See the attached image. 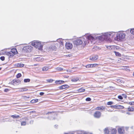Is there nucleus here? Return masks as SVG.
I'll use <instances>...</instances> for the list:
<instances>
[{
  "label": "nucleus",
  "instance_id": "17",
  "mask_svg": "<svg viewBox=\"0 0 134 134\" xmlns=\"http://www.w3.org/2000/svg\"><path fill=\"white\" fill-rule=\"evenodd\" d=\"M18 80H16V79H14L10 82L11 84L14 85H17Z\"/></svg>",
  "mask_w": 134,
  "mask_h": 134
},
{
  "label": "nucleus",
  "instance_id": "3",
  "mask_svg": "<svg viewBox=\"0 0 134 134\" xmlns=\"http://www.w3.org/2000/svg\"><path fill=\"white\" fill-rule=\"evenodd\" d=\"M125 33L122 32H120L117 34L115 39L118 41H122L125 39Z\"/></svg>",
  "mask_w": 134,
  "mask_h": 134
},
{
  "label": "nucleus",
  "instance_id": "52",
  "mask_svg": "<svg viewBox=\"0 0 134 134\" xmlns=\"http://www.w3.org/2000/svg\"><path fill=\"white\" fill-rule=\"evenodd\" d=\"M1 68H0V70H1Z\"/></svg>",
  "mask_w": 134,
  "mask_h": 134
},
{
  "label": "nucleus",
  "instance_id": "47",
  "mask_svg": "<svg viewBox=\"0 0 134 134\" xmlns=\"http://www.w3.org/2000/svg\"><path fill=\"white\" fill-rule=\"evenodd\" d=\"M61 44L62 45H63V42H61Z\"/></svg>",
  "mask_w": 134,
  "mask_h": 134
},
{
  "label": "nucleus",
  "instance_id": "51",
  "mask_svg": "<svg viewBox=\"0 0 134 134\" xmlns=\"http://www.w3.org/2000/svg\"><path fill=\"white\" fill-rule=\"evenodd\" d=\"M133 134H134V130H133Z\"/></svg>",
  "mask_w": 134,
  "mask_h": 134
},
{
  "label": "nucleus",
  "instance_id": "9",
  "mask_svg": "<svg viewBox=\"0 0 134 134\" xmlns=\"http://www.w3.org/2000/svg\"><path fill=\"white\" fill-rule=\"evenodd\" d=\"M118 130L119 133L120 134H124L125 133L124 128V127L119 128Z\"/></svg>",
  "mask_w": 134,
  "mask_h": 134
},
{
  "label": "nucleus",
  "instance_id": "42",
  "mask_svg": "<svg viewBox=\"0 0 134 134\" xmlns=\"http://www.w3.org/2000/svg\"><path fill=\"white\" fill-rule=\"evenodd\" d=\"M122 96L124 97V98H126L127 96L125 94H122Z\"/></svg>",
  "mask_w": 134,
  "mask_h": 134
},
{
  "label": "nucleus",
  "instance_id": "29",
  "mask_svg": "<svg viewBox=\"0 0 134 134\" xmlns=\"http://www.w3.org/2000/svg\"><path fill=\"white\" fill-rule=\"evenodd\" d=\"M54 80L52 79H47L46 80L47 83H51Z\"/></svg>",
  "mask_w": 134,
  "mask_h": 134
},
{
  "label": "nucleus",
  "instance_id": "43",
  "mask_svg": "<svg viewBox=\"0 0 134 134\" xmlns=\"http://www.w3.org/2000/svg\"><path fill=\"white\" fill-rule=\"evenodd\" d=\"M44 94V92H41L40 93V95H43Z\"/></svg>",
  "mask_w": 134,
  "mask_h": 134
},
{
  "label": "nucleus",
  "instance_id": "38",
  "mask_svg": "<svg viewBox=\"0 0 134 134\" xmlns=\"http://www.w3.org/2000/svg\"><path fill=\"white\" fill-rule=\"evenodd\" d=\"M118 99H120V100H122L123 99V98L121 96V95H119L118 96Z\"/></svg>",
  "mask_w": 134,
  "mask_h": 134
},
{
  "label": "nucleus",
  "instance_id": "46",
  "mask_svg": "<svg viewBox=\"0 0 134 134\" xmlns=\"http://www.w3.org/2000/svg\"><path fill=\"white\" fill-rule=\"evenodd\" d=\"M126 114H127L128 115H130V113L129 112H127L126 113Z\"/></svg>",
  "mask_w": 134,
  "mask_h": 134
},
{
  "label": "nucleus",
  "instance_id": "16",
  "mask_svg": "<svg viewBox=\"0 0 134 134\" xmlns=\"http://www.w3.org/2000/svg\"><path fill=\"white\" fill-rule=\"evenodd\" d=\"M7 54L8 55L9 57H13L14 55L11 51L7 52Z\"/></svg>",
  "mask_w": 134,
  "mask_h": 134
},
{
  "label": "nucleus",
  "instance_id": "13",
  "mask_svg": "<svg viewBox=\"0 0 134 134\" xmlns=\"http://www.w3.org/2000/svg\"><path fill=\"white\" fill-rule=\"evenodd\" d=\"M87 38L88 40L91 41V42H93L95 40V38L91 35L88 36Z\"/></svg>",
  "mask_w": 134,
  "mask_h": 134
},
{
  "label": "nucleus",
  "instance_id": "53",
  "mask_svg": "<svg viewBox=\"0 0 134 134\" xmlns=\"http://www.w3.org/2000/svg\"><path fill=\"white\" fill-rule=\"evenodd\" d=\"M90 134H93L92 133H90Z\"/></svg>",
  "mask_w": 134,
  "mask_h": 134
},
{
  "label": "nucleus",
  "instance_id": "45",
  "mask_svg": "<svg viewBox=\"0 0 134 134\" xmlns=\"http://www.w3.org/2000/svg\"><path fill=\"white\" fill-rule=\"evenodd\" d=\"M53 112H48L47 113V114H49V113H53Z\"/></svg>",
  "mask_w": 134,
  "mask_h": 134
},
{
  "label": "nucleus",
  "instance_id": "8",
  "mask_svg": "<svg viewBox=\"0 0 134 134\" xmlns=\"http://www.w3.org/2000/svg\"><path fill=\"white\" fill-rule=\"evenodd\" d=\"M65 46L66 48L68 49H71L72 47V44L69 42H66L65 43Z\"/></svg>",
  "mask_w": 134,
  "mask_h": 134
},
{
  "label": "nucleus",
  "instance_id": "2",
  "mask_svg": "<svg viewBox=\"0 0 134 134\" xmlns=\"http://www.w3.org/2000/svg\"><path fill=\"white\" fill-rule=\"evenodd\" d=\"M87 38L86 37H82L75 40L73 42L74 44L76 46L82 44L85 46L87 43Z\"/></svg>",
  "mask_w": 134,
  "mask_h": 134
},
{
  "label": "nucleus",
  "instance_id": "18",
  "mask_svg": "<svg viewBox=\"0 0 134 134\" xmlns=\"http://www.w3.org/2000/svg\"><path fill=\"white\" fill-rule=\"evenodd\" d=\"M11 51L14 54H16L18 53L17 49L15 48H13L11 49Z\"/></svg>",
  "mask_w": 134,
  "mask_h": 134
},
{
  "label": "nucleus",
  "instance_id": "50",
  "mask_svg": "<svg viewBox=\"0 0 134 134\" xmlns=\"http://www.w3.org/2000/svg\"><path fill=\"white\" fill-rule=\"evenodd\" d=\"M133 126H132L131 127V128H132V129H133Z\"/></svg>",
  "mask_w": 134,
  "mask_h": 134
},
{
  "label": "nucleus",
  "instance_id": "10",
  "mask_svg": "<svg viewBox=\"0 0 134 134\" xmlns=\"http://www.w3.org/2000/svg\"><path fill=\"white\" fill-rule=\"evenodd\" d=\"M98 65V64H88L86 66V67L87 68H94L95 67L97 66Z\"/></svg>",
  "mask_w": 134,
  "mask_h": 134
},
{
  "label": "nucleus",
  "instance_id": "30",
  "mask_svg": "<svg viewBox=\"0 0 134 134\" xmlns=\"http://www.w3.org/2000/svg\"><path fill=\"white\" fill-rule=\"evenodd\" d=\"M114 53H115L116 55L118 56H121V54L118 52H117L115 51L114 52Z\"/></svg>",
  "mask_w": 134,
  "mask_h": 134
},
{
  "label": "nucleus",
  "instance_id": "15",
  "mask_svg": "<svg viewBox=\"0 0 134 134\" xmlns=\"http://www.w3.org/2000/svg\"><path fill=\"white\" fill-rule=\"evenodd\" d=\"M65 82L62 80H56L55 81V83L57 85H60L64 83Z\"/></svg>",
  "mask_w": 134,
  "mask_h": 134
},
{
  "label": "nucleus",
  "instance_id": "27",
  "mask_svg": "<svg viewBox=\"0 0 134 134\" xmlns=\"http://www.w3.org/2000/svg\"><path fill=\"white\" fill-rule=\"evenodd\" d=\"M128 111H134V108L133 107H129L127 108Z\"/></svg>",
  "mask_w": 134,
  "mask_h": 134
},
{
  "label": "nucleus",
  "instance_id": "25",
  "mask_svg": "<svg viewBox=\"0 0 134 134\" xmlns=\"http://www.w3.org/2000/svg\"><path fill=\"white\" fill-rule=\"evenodd\" d=\"M122 68L121 69L125 70L127 71L128 70H129V66H122Z\"/></svg>",
  "mask_w": 134,
  "mask_h": 134
},
{
  "label": "nucleus",
  "instance_id": "20",
  "mask_svg": "<svg viewBox=\"0 0 134 134\" xmlns=\"http://www.w3.org/2000/svg\"><path fill=\"white\" fill-rule=\"evenodd\" d=\"M104 134H109V131L108 128H106L104 130Z\"/></svg>",
  "mask_w": 134,
  "mask_h": 134
},
{
  "label": "nucleus",
  "instance_id": "21",
  "mask_svg": "<svg viewBox=\"0 0 134 134\" xmlns=\"http://www.w3.org/2000/svg\"><path fill=\"white\" fill-rule=\"evenodd\" d=\"M79 80V78L78 77L74 78L71 80L72 82H76Z\"/></svg>",
  "mask_w": 134,
  "mask_h": 134
},
{
  "label": "nucleus",
  "instance_id": "31",
  "mask_svg": "<svg viewBox=\"0 0 134 134\" xmlns=\"http://www.w3.org/2000/svg\"><path fill=\"white\" fill-rule=\"evenodd\" d=\"M30 80V79H25L24 80V81L25 82H29Z\"/></svg>",
  "mask_w": 134,
  "mask_h": 134
},
{
  "label": "nucleus",
  "instance_id": "6",
  "mask_svg": "<svg viewBox=\"0 0 134 134\" xmlns=\"http://www.w3.org/2000/svg\"><path fill=\"white\" fill-rule=\"evenodd\" d=\"M98 56L96 55H93L90 57L89 59L91 61H95L98 58Z\"/></svg>",
  "mask_w": 134,
  "mask_h": 134
},
{
  "label": "nucleus",
  "instance_id": "39",
  "mask_svg": "<svg viewBox=\"0 0 134 134\" xmlns=\"http://www.w3.org/2000/svg\"><path fill=\"white\" fill-rule=\"evenodd\" d=\"M0 58L2 61H4L5 60V57L4 56L1 57Z\"/></svg>",
  "mask_w": 134,
  "mask_h": 134
},
{
  "label": "nucleus",
  "instance_id": "5",
  "mask_svg": "<svg viewBox=\"0 0 134 134\" xmlns=\"http://www.w3.org/2000/svg\"><path fill=\"white\" fill-rule=\"evenodd\" d=\"M32 49V47L31 46H27L23 47L22 49L23 51L24 52H30Z\"/></svg>",
  "mask_w": 134,
  "mask_h": 134
},
{
  "label": "nucleus",
  "instance_id": "48",
  "mask_svg": "<svg viewBox=\"0 0 134 134\" xmlns=\"http://www.w3.org/2000/svg\"><path fill=\"white\" fill-rule=\"evenodd\" d=\"M27 90H27H23V91H26Z\"/></svg>",
  "mask_w": 134,
  "mask_h": 134
},
{
  "label": "nucleus",
  "instance_id": "12",
  "mask_svg": "<svg viewBox=\"0 0 134 134\" xmlns=\"http://www.w3.org/2000/svg\"><path fill=\"white\" fill-rule=\"evenodd\" d=\"M69 86L65 84L62 85L59 87V89L60 90H63L65 88H69Z\"/></svg>",
  "mask_w": 134,
  "mask_h": 134
},
{
  "label": "nucleus",
  "instance_id": "22",
  "mask_svg": "<svg viewBox=\"0 0 134 134\" xmlns=\"http://www.w3.org/2000/svg\"><path fill=\"white\" fill-rule=\"evenodd\" d=\"M38 101V99H34L31 100L30 101V103H35L37 102Z\"/></svg>",
  "mask_w": 134,
  "mask_h": 134
},
{
  "label": "nucleus",
  "instance_id": "19",
  "mask_svg": "<svg viewBox=\"0 0 134 134\" xmlns=\"http://www.w3.org/2000/svg\"><path fill=\"white\" fill-rule=\"evenodd\" d=\"M117 133V130L115 129H113L110 131L111 134H116Z\"/></svg>",
  "mask_w": 134,
  "mask_h": 134
},
{
  "label": "nucleus",
  "instance_id": "44",
  "mask_svg": "<svg viewBox=\"0 0 134 134\" xmlns=\"http://www.w3.org/2000/svg\"><path fill=\"white\" fill-rule=\"evenodd\" d=\"M82 134H87L86 132L82 131Z\"/></svg>",
  "mask_w": 134,
  "mask_h": 134
},
{
  "label": "nucleus",
  "instance_id": "54",
  "mask_svg": "<svg viewBox=\"0 0 134 134\" xmlns=\"http://www.w3.org/2000/svg\"><path fill=\"white\" fill-rule=\"evenodd\" d=\"M1 88V86H0V88Z\"/></svg>",
  "mask_w": 134,
  "mask_h": 134
},
{
  "label": "nucleus",
  "instance_id": "26",
  "mask_svg": "<svg viewBox=\"0 0 134 134\" xmlns=\"http://www.w3.org/2000/svg\"><path fill=\"white\" fill-rule=\"evenodd\" d=\"M50 49L52 50H56L57 49V48L56 46L54 45L50 47Z\"/></svg>",
  "mask_w": 134,
  "mask_h": 134
},
{
  "label": "nucleus",
  "instance_id": "33",
  "mask_svg": "<svg viewBox=\"0 0 134 134\" xmlns=\"http://www.w3.org/2000/svg\"><path fill=\"white\" fill-rule=\"evenodd\" d=\"M130 31L132 34L134 35V28L131 29L130 30Z\"/></svg>",
  "mask_w": 134,
  "mask_h": 134
},
{
  "label": "nucleus",
  "instance_id": "32",
  "mask_svg": "<svg viewBox=\"0 0 134 134\" xmlns=\"http://www.w3.org/2000/svg\"><path fill=\"white\" fill-rule=\"evenodd\" d=\"M21 76V73H18L16 75V77L17 78H18L20 77Z\"/></svg>",
  "mask_w": 134,
  "mask_h": 134
},
{
  "label": "nucleus",
  "instance_id": "49",
  "mask_svg": "<svg viewBox=\"0 0 134 134\" xmlns=\"http://www.w3.org/2000/svg\"><path fill=\"white\" fill-rule=\"evenodd\" d=\"M133 75L134 76V72L133 73Z\"/></svg>",
  "mask_w": 134,
  "mask_h": 134
},
{
  "label": "nucleus",
  "instance_id": "11",
  "mask_svg": "<svg viewBox=\"0 0 134 134\" xmlns=\"http://www.w3.org/2000/svg\"><path fill=\"white\" fill-rule=\"evenodd\" d=\"M110 107L114 109H123L124 107L121 105H111Z\"/></svg>",
  "mask_w": 134,
  "mask_h": 134
},
{
  "label": "nucleus",
  "instance_id": "35",
  "mask_svg": "<svg viewBox=\"0 0 134 134\" xmlns=\"http://www.w3.org/2000/svg\"><path fill=\"white\" fill-rule=\"evenodd\" d=\"M26 122L25 121H22L21 123V126H25L26 125Z\"/></svg>",
  "mask_w": 134,
  "mask_h": 134
},
{
  "label": "nucleus",
  "instance_id": "14",
  "mask_svg": "<svg viewBox=\"0 0 134 134\" xmlns=\"http://www.w3.org/2000/svg\"><path fill=\"white\" fill-rule=\"evenodd\" d=\"M105 109V107L104 106H102L101 107H98L96 108L95 109L98 110H103Z\"/></svg>",
  "mask_w": 134,
  "mask_h": 134
},
{
  "label": "nucleus",
  "instance_id": "7",
  "mask_svg": "<svg viewBox=\"0 0 134 134\" xmlns=\"http://www.w3.org/2000/svg\"><path fill=\"white\" fill-rule=\"evenodd\" d=\"M101 113L99 111H96L93 114L94 117L96 118H99L101 116Z\"/></svg>",
  "mask_w": 134,
  "mask_h": 134
},
{
  "label": "nucleus",
  "instance_id": "41",
  "mask_svg": "<svg viewBox=\"0 0 134 134\" xmlns=\"http://www.w3.org/2000/svg\"><path fill=\"white\" fill-rule=\"evenodd\" d=\"M24 64H19V66L18 65V66H19V67H23L24 66Z\"/></svg>",
  "mask_w": 134,
  "mask_h": 134
},
{
  "label": "nucleus",
  "instance_id": "36",
  "mask_svg": "<svg viewBox=\"0 0 134 134\" xmlns=\"http://www.w3.org/2000/svg\"><path fill=\"white\" fill-rule=\"evenodd\" d=\"M87 101H90L91 100V98L90 97H87L85 99Z\"/></svg>",
  "mask_w": 134,
  "mask_h": 134
},
{
  "label": "nucleus",
  "instance_id": "1",
  "mask_svg": "<svg viewBox=\"0 0 134 134\" xmlns=\"http://www.w3.org/2000/svg\"><path fill=\"white\" fill-rule=\"evenodd\" d=\"M115 34L114 32H109L105 33L101 36L98 37V39L102 40H109L110 37H113Z\"/></svg>",
  "mask_w": 134,
  "mask_h": 134
},
{
  "label": "nucleus",
  "instance_id": "24",
  "mask_svg": "<svg viewBox=\"0 0 134 134\" xmlns=\"http://www.w3.org/2000/svg\"><path fill=\"white\" fill-rule=\"evenodd\" d=\"M49 69V66H46L43 68L42 70L43 71H47Z\"/></svg>",
  "mask_w": 134,
  "mask_h": 134
},
{
  "label": "nucleus",
  "instance_id": "4",
  "mask_svg": "<svg viewBox=\"0 0 134 134\" xmlns=\"http://www.w3.org/2000/svg\"><path fill=\"white\" fill-rule=\"evenodd\" d=\"M31 44L35 47L40 49L42 47L41 43L37 41L33 42Z\"/></svg>",
  "mask_w": 134,
  "mask_h": 134
},
{
  "label": "nucleus",
  "instance_id": "28",
  "mask_svg": "<svg viewBox=\"0 0 134 134\" xmlns=\"http://www.w3.org/2000/svg\"><path fill=\"white\" fill-rule=\"evenodd\" d=\"M11 117L13 118H20V116L19 115H12Z\"/></svg>",
  "mask_w": 134,
  "mask_h": 134
},
{
  "label": "nucleus",
  "instance_id": "37",
  "mask_svg": "<svg viewBox=\"0 0 134 134\" xmlns=\"http://www.w3.org/2000/svg\"><path fill=\"white\" fill-rule=\"evenodd\" d=\"M128 104L130 105H134V101L130 102H129Z\"/></svg>",
  "mask_w": 134,
  "mask_h": 134
},
{
  "label": "nucleus",
  "instance_id": "23",
  "mask_svg": "<svg viewBox=\"0 0 134 134\" xmlns=\"http://www.w3.org/2000/svg\"><path fill=\"white\" fill-rule=\"evenodd\" d=\"M77 91L78 92H85V89L83 88L82 87L78 89Z\"/></svg>",
  "mask_w": 134,
  "mask_h": 134
},
{
  "label": "nucleus",
  "instance_id": "40",
  "mask_svg": "<svg viewBox=\"0 0 134 134\" xmlns=\"http://www.w3.org/2000/svg\"><path fill=\"white\" fill-rule=\"evenodd\" d=\"M9 90L8 88H5L4 89V91L5 92H7L9 91Z\"/></svg>",
  "mask_w": 134,
  "mask_h": 134
},
{
  "label": "nucleus",
  "instance_id": "34",
  "mask_svg": "<svg viewBox=\"0 0 134 134\" xmlns=\"http://www.w3.org/2000/svg\"><path fill=\"white\" fill-rule=\"evenodd\" d=\"M113 103L112 102L110 101V102H108L107 103V104L108 105H111Z\"/></svg>",
  "mask_w": 134,
  "mask_h": 134
}]
</instances>
